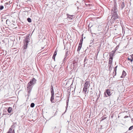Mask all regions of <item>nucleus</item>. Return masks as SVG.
<instances>
[{
  "label": "nucleus",
  "mask_w": 133,
  "mask_h": 133,
  "mask_svg": "<svg viewBox=\"0 0 133 133\" xmlns=\"http://www.w3.org/2000/svg\"><path fill=\"white\" fill-rule=\"evenodd\" d=\"M114 4V6L112 8L111 13V17L110 21L111 24L115 22L117 23H119L121 21L120 18L117 14L118 10L117 7L116 3L115 1Z\"/></svg>",
  "instance_id": "1"
},
{
  "label": "nucleus",
  "mask_w": 133,
  "mask_h": 133,
  "mask_svg": "<svg viewBox=\"0 0 133 133\" xmlns=\"http://www.w3.org/2000/svg\"><path fill=\"white\" fill-rule=\"evenodd\" d=\"M36 79L34 78H32L28 83L26 89L28 93V97H29L30 95V93L34 85L36 83Z\"/></svg>",
  "instance_id": "2"
},
{
  "label": "nucleus",
  "mask_w": 133,
  "mask_h": 133,
  "mask_svg": "<svg viewBox=\"0 0 133 133\" xmlns=\"http://www.w3.org/2000/svg\"><path fill=\"white\" fill-rule=\"evenodd\" d=\"M30 40V39L29 37L27 36L25 38V39L24 40V45L23 47H24L25 48H27L28 43L29 42Z\"/></svg>",
  "instance_id": "3"
},
{
  "label": "nucleus",
  "mask_w": 133,
  "mask_h": 133,
  "mask_svg": "<svg viewBox=\"0 0 133 133\" xmlns=\"http://www.w3.org/2000/svg\"><path fill=\"white\" fill-rule=\"evenodd\" d=\"M111 94V93L110 91V90L109 89L106 90L104 93V95L105 97L109 96H110Z\"/></svg>",
  "instance_id": "4"
},
{
  "label": "nucleus",
  "mask_w": 133,
  "mask_h": 133,
  "mask_svg": "<svg viewBox=\"0 0 133 133\" xmlns=\"http://www.w3.org/2000/svg\"><path fill=\"white\" fill-rule=\"evenodd\" d=\"M115 53V51H112L111 52L109 53L110 58H113V57L114 56Z\"/></svg>",
  "instance_id": "5"
},
{
  "label": "nucleus",
  "mask_w": 133,
  "mask_h": 133,
  "mask_svg": "<svg viewBox=\"0 0 133 133\" xmlns=\"http://www.w3.org/2000/svg\"><path fill=\"white\" fill-rule=\"evenodd\" d=\"M120 9L121 10H122L125 7V4L124 2H123L120 4Z\"/></svg>",
  "instance_id": "6"
},
{
  "label": "nucleus",
  "mask_w": 133,
  "mask_h": 133,
  "mask_svg": "<svg viewBox=\"0 0 133 133\" xmlns=\"http://www.w3.org/2000/svg\"><path fill=\"white\" fill-rule=\"evenodd\" d=\"M67 18H69V19L72 20L73 19L74 16L73 15H70L68 14H67Z\"/></svg>",
  "instance_id": "7"
},
{
  "label": "nucleus",
  "mask_w": 133,
  "mask_h": 133,
  "mask_svg": "<svg viewBox=\"0 0 133 133\" xmlns=\"http://www.w3.org/2000/svg\"><path fill=\"white\" fill-rule=\"evenodd\" d=\"M4 6L6 8H8L11 6L10 4L8 2L5 3Z\"/></svg>",
  "instance_id": "8"
},
{
  "label": "nucleus",
  "mask_w": 133,
  "mask_h": 133,
  "mask_svg": "<svg viewBox=\"0 0 133 133\" xmlns=\"http://www.w3.org/2000/svg\"><path fill=\"white\" fill-rule=\"evenodd\" d=\"M51 95H54V91L53 88V86H51Z\"/></svg>",
  "instance_id": "9"
},
{
  "label": "nucleus",
  "mask_w": 133,
  "mask_h": 133,
  "mask_svg": "<svg viewBox=\"0 0 133 133\" xmlns=\"http://www.w3.org/2000/svg\"><path fill=\"white\" fill-rule=\"evenodd\" d=\"M88 82L86 81L84 83V88H88V85L89 84Z\"/></svg>",
  "instance_id": "10"
},
{
  "label": "nucleus",
  "mask_w": 133,
  "mask_h": 133,
  "mask_svg": "<svg viewBox=\"0 0 133 133\" xmlns=\"http://www.w3.org/2000/svg\"><path fill=\"white\" fill-rule=\"evenodd\" d=\"M113 58H110L109 59V64L111 65L112 64Z\"/></svg>",
  "instance_id": "11"
},
{
  "label": "nucleus",
  "mask_w": 133,
  "mask_h": 133,
  "mask_svg": "<svg viewBox=\"0 0 133 133\" xmlns=\"http://www.w3.org/2000/svg\"><path fill=\"white\" fill-rule=\"evenodd\" d=\"M126 75V73L123 70L122 76L121 77V78H123L125 77Z\"/></svg>",
  "instance_id": "12"
},
{
  "label": "nucleus",
  "mask_w": 133,
  "mask_h": 133,
  "mask_svg": "<svg viewBox=\"0 0 133 133\" xmlns=\"http://www.w3.org/2000/svg\"><path fill=\"white\" fill-rule=\"evenodd\" d=\"M82 44H79V45H78V48L77 49V51H80V49L81 48L82 46Z\"/></svg>",
  "instance_id": "13"
},
{
  "label": "nucleus",
  "mask_w": 133,
  "mask_h": 133,
  "mask_svg": "<svg viewBox=\"0 0 133 133\" xmlns=\"http://www.w3.org/2000/svg\"><path fill=\"white\" fill-rule=\"evenodd\" d=\"M117 65L116 66L114 69V72H115V75L114 76H114H115L116 75V70H117Z\"/></svg>",
  "instance_id": "14"
},
{
  "label": "nucleus",
  "mask_w": 133,
  "mask_h": 133,
  "mask_svg": "<svg viewBox=\"0 0 133 133\" xmlns=\"http://www.w3.org/2000/svg\"><path fill=\"white\" fill-rule=\"evenodd\" d=\"M87 88H83V92L84 93V94H86V92L87 91Z\"/></svg>",
  "instance_id": "15"
},
{
  "label": "nucleus",
  "mask_w": 133,
  "mask_h": 133,
  "mask_svg": "<svg viewBox=\"0 0 133 133\" xmlns=\"http://www.w3.org/2000/svg\"><path fill=\"white\" fill-rule=\"evenodd\" d=\"M106 116V115H104V116H103L101 118V121H102L103 120H104L105 119L107 118V117Z\"/></svg>",
  "instance_id": "16"
},
{
  "label": "nucleus",
  "mask_w": 133,
  "mask_h": 133,
  "mask_svg": "<svg viewBox=\"0 0 133 133\" xmlns=\"http://www.w3.org/2000/svg\"><path fill=\"white\" fill-rule=\"evenodd\" d=\"M54 95H51V97L50 98V101L52 103H53V101L54 99Z\"/></svg>",
  "instance_id": "17"
},
{
  "label": "nucleus",
  "mask_w": 133,
  "mask_h": 133,
  "mask_svg": "<svg viewBox=\"0 0 133 133\" xmlns=\"http://www.w3.org/2000/svg\"><path fill=\"white\" fill-rule=\"evenodd\" d=\"M69 52L68 51H67L66 52L65 55V58H64V59H65V58L67 56L69 55Z\"/></svg>",
  "instance_id": "18"
},
{
  "label": "nucleus",
  "mask_w": 133,
  "mask_h": 133,
  "mask_svg": "<svg viewBox=\"0 0 133 133\" xmlns=\"http://www.w3.org/2000/svg\"><path fill=\"white\" fill-rule=\"evenodd\" d=\"M12 110V108L11 107H9L8 108V111L9 113H10L11 112Z\"/></svg>",
  "instance_id": "19"
},
{
  "label": "nucleus",
  "mask_w": 133,
  "mask_h": 133,
  "mask_svg": "<svg viewBox=\"0 0 133 133\" xmlns=\"http://www.w3.org/2000/svg\"><path fill=\"white\" fill-rule=\"evenodd\" d=\"M55 99H56L57 101H59L61 99L60 97H59L56 96L55 97Z\"/></svg>",
  "instance_id": "20"
},
{
  "label": "nucleus",
  "mask_w": 133,
  "mask_h": 133,
  "mask_svg": "<svg viewBox=\"0 0 133 133\" xmlns=\"http://www.w3.org/2000/svg\"><path fill=\"white\" fill-rule=\"evenodd\" d=\"M23 47V49L22 51L23 53H25L26 51V49H27V48H25L24 47Z\"/></svg>",
  "instance_id": "21"
},
{
  "label": "nucleus",
  "mask_w": 133,
  "mask_h": 133,
  "mask_svg": "<svg viewBox=\"0 0 133 133\" xmlns=\"http://www.w3.org/2000/svg\"><path fill=\"white\" fill-rule=\"evenodd\" d=\"M73 64H74V65L75 66L77 65V63L75 61H74L73 62Z\"/></svg>",
  "instance_id": "22"
},
{
  "label": "nucleus",
  "mask_w": 133,
  "mask_h": 133,
  "mask_svg": "<svg viewBox=\"0 0 133 133\" xmlns=\"http://www.w3.org/2000/svg\"><path fill=\"white\" fill-rule=\"evenodd\" d=\"M27 21H28V22L29 23H30L31 22V19L29 18H28L27 19Z\"/></svg>",
  "instance_id": "23"
},
{
  "label": "nucleus",
  "mask_w": 133,
  "mask_h": 133,
  "mask_svg": "<svg viewBox=\"0 0 133 133\" xmlns=\"http://www.w3.org/2000/svg\"><path fill=\"white\" fill-rule=\"evenodd\" d=\"M83 40V38L81 39L80 41V42L79 43V44H82V42Z\"/></svg>",
  "instance_id": "24"
},
{
  "label": "nucleus",
  "mask_w": 133,
  "mask_h": 133,
  "mask_svg": "<svg viewBox=\"0 0 133 133\" xmlns=\"http://www.w3.org/2000/svg\"><path fill=\"white\" fill-rule=\"evenodd\" d=\"M35 106V104L34 103H32L30 105V107L31 108L34 107Z\"/></svg>",
  "instance_id": "25"
},
{
  "label": "nucleus",
  "mask_w": 133,
  "mask_h": 133,
  "mask_svg": "<svg viewBox=\"0 0 133 133\" xmlns=\"http://www.w3.org/2000/svg\"><path fill=\"white\" fill-rule=\"evenodd\" d=\"M128 60L130 61L131 62H132L133 61L132 60V59L131 58V57H130V56H129V57L128 58Z\"/></svg>",
  "instance_id": "26"
},
{
  "label": "nucleus",
  "mask_w": 133,
  "mask_h": 133,
  "mask_svg": "<svg viewBox=\"0 0 133 133\" xmlns=\"http://www.w3.org/2000/svg\"><path fill=\"white\" fill-rule=\"evenodd\" d=\"M87 61V59L86 57H85L84 59V64L87 63V62L86 61Z\"/></svg>",
  "instance_id": "27"
},
{
  "label": "nucleus",
  "mask_w": 133,
  "mask_h": 133,
  "mask_svg": "<svg viewBox=\"0 0 133 133\" xmlns=\"http://www.w3.org/2000/svg\"><path fill=\"white\" fill-rule=\"evenodd\" d=\"M91 41H92V42H91L90 43V44L89 47H90L91 46H92V45L94 44V43H92V42H93V41H94V39H93V40H92Z\"/></svg>",
  "instance_id": "28"
},
{
  "label": "nucleus",
  "mask_w": 133,
  "mask_h": 133,
  "mask_svg": "<svg viewBox=\"0 0 133 133\" xmlns=\"http://www.w3.org/2000/svg\"><path fill=\"white\" fill-rule=\"evenodd\" d=\"M133 129V125L130 127L129 129V130H131Z\"/></svg>",
  "instance_id": "29"
},
{
  "label": "nucleus",
  "mask_w": 133,
  "mask_h": 133,
  "mask_svg": "<svg viewBox=\"0 0 133 133\" xmlns=\"http://www.w3.org/2000/svg\"><path fill=\"white\" fill-rule=\"evenodd\" d=\"M4 8V6L3 5H1L0 6V10H2Z\"/></svg>",
  "instance_id": "30"
},
{
  "label": "nucleus",
  "mask_w": 133,
  "mask_h": 133,
  "mask_svg": "<svg viewBox=\"0 0 133 133\" xmlns=\"http://www.w3.org/2000/svg\"><path fill=\"white\" fill-rule=\"evenodd\" d=\"M108 66H109V70H111V65H109V64Z\"/></svg>",
  "instance_id": "31"
},
{
  "label": "nucleus",
  "mask_w": 133,
  "mask_h": 133,
  "mask_svg": "<svg viewBox=\"0 0 133 133\" xmlns=\"http://www.w3.org/2000/svg\"><path fill=\"white\" fill-rule=\"evenodd\" d=\"M56 55H57V52H56V51H55L54 53V54H53V56H56Z\"/></svg>",
  "instance_id": "32"
},
{
  "label": "nucleus",
  "mask_w": 133,
  "mask_h": 133,
  "mask_svg": "<svg viewBox=\"0 0 133 133\" xmlns=\"http://www.w3.org/2000/svg\"><path fill=\"white\" fill-rule=\"evenodd\" d=\"M130 57H131V58L132 59V60L133 61V54H132L130 56Z\"/></svg>",
  "instance_id": "33"
},
{
  "label": "nucleus",
  "mask_w": 133,
  "mask_h": 133,
  "mask_svg": "<svg viewBox=\"0 0 133 133\" xmlns=\"http://www.w3.org/2000/svg\"><path fill=\"white\" fill-rule=\"evenodd\" d=\"M6 23L7 24V23H8L9 22V19H7L6 21Z\"/></svg>",
  "instance_id": "34"
},
{
  "label": "nucleus",
  "mask_w": 133,
  "mask_h": 133,
  "mask_svg": "<svg viewBox=\"0 0 133 133\" xmlns=\"http://www.w3.org/2000/svg\"><path fill=\"white\" fill-rule=\"evenodd\" d=\"M13 130H12V129L11 128H10L9 129V131H10L11 132H13Z\"/></svg>",
  "instance_id": "35"
},
{
  "label": "nucleus",
  "mask_w": 133,
  "mask_h": 133,
  "mask_svg": "<svg viewBox=\"0 0 133 133\" xmlns=\"http://www.w3.org/2000/svg\"><path fill=\"white\" fill-rule=\"evenodd\" d=\"M55 56H54L53 55V57H52V58L54 59L55 61Z\"/></svg>",
  "instance_id": "36"
},
{
  "label": "nucleus",
  "mask_w": 133,
  "mask_h": 133,
  "mask_svg": "<svg viewBox=\"0 0 133 133\" xmlns=\"http://www.w3.org/2000/svg\"><path fill=\"white\" fill-rule=\"evenodd\" d=\"M128 116H125L124 117V118H128Z\"/></svg>",
  "instance_id": "37"
},
{
  "label": "nucleus",
  "mask_w": 133,
  "mask_h": 133,
  "mask_svg": "<svg viewBox=\"0 0 133 133\" xmlns=\"http://www.w3.org/2000/svg\"><path fill=\"white\" fill-rule=\"evenodd\" d=\"M114 72H114H113V76H114L115 75V72Z\"/></svg>",
  "instance_id": "38"
},
{
  "label": "nucleus",
  "mask_w": 133,
  "mask_h": 133,
  "mask_svg": "<svg viewBox=\"0 0 133 133\" xmlns=\"http://www.w3.org/2000/svg\"><path fill=\"white\" fill-rule=\"evenodd\" d=\"M7 133H12V132H11L10 131H9L8 132H7Z\"/></svg>",
  "instance_id": "39"
},
{
  "label": "nucleus",
  "mask_w": 133,
  "mask_h": 133,
  "mask_svg": "<svg viewBox=\"0 0 133 133\" xmlns=\"http://www.w3.org/2000/svg\"><path fill=\"white\" fill-rule=\"evenodd\" d=\"M57 66V65H55V67L54 68V69H55L56 67V66Z\"/></svg>",
  "instance_id": "40"
},
{
  "label": "nucleus",
  "mask_w": 133,
  "mask_h": 133,
  "mask_svg": "<svg viewBox=\"0 0 133 133\" xmlns=\"http://www.w3.org/2000/svg\"><path fill=\"white\" fill-rule=\"evenodd\" d=\"M99 96H100V95L97 96V97H98L97 99H98V98L99 97Z\"/></svg>",
  "instance_id": "41"
},
{
  "label": "nucleus",
  "mask_w": 133,
  "mask_h": 133,
  "mask_svg": "<svg viewBox=\"0 0 133 133\" xmlns=\"http://www.w3.org/2000/svg\"><path fill=\"white\" fill-rule=\"evenodd\" d=\"M117 47H116L115 48V50H114V51H116V48H117Z\"/></svg>",
  "instance_id": "42"
},
{
  "label": "nucleus",
  "mask_w": 133,
  "mask_h": 133,
  "mask_svg": "<svg viewBox=\"0 0 133 133\" xmlns=\"http://www.w3.org/2000/svg\"><path fill=\"white\" fill-rule=\"evenodd\" d=\"M131 120L132 122H133V118H131Z\"/></svg>",
  "instance_id": "43"
},
{
  "label": "nucleus",
  "mask_w": 133,
  "mask_h": 133,
  "mask_svg": "<svg viewBox=\"0 0 133 133\" xmlns=\"http://www.w3.org/2000/svg\"><path fill=\"white\" fill-rule=\"evenodd\" d=\"M13 132H12V133H15V132H14V130H13Z\"/></svg>",
  "instance_id": "44"
},
{
  "label": "nucleus",
  "mask_w": 133,
  "mask_h": 133,
  "mask_svg": "<svg viewBox=\"0 0 133 133\" xmlns=\"http://www.w3.org/2000/svg\"><path fill=\"white\" fill-rule=\"evenodd\" d=\"M97 55L96 56V55H95V57H96V58H97Z\"/></svg>",
  "instance_id": "45"
},
{
  "label": "nucleus",
  "mask_w": 133,
  "mask_h": 133,
  "mask_svg": "<svg viewBox=\"0 0 133 133\" xmlns=\"http://www.w3.org/2000/svg\"><path fill=\"white\" fill-rule=\"evenodd\" d=\"M68 105V102H67V106Z\"/></svg>",
  "instance_id": "46"
},
{
  "label": "nucleus",
  "mask_w": 133,
  "mask_h": 133,
  "mask_svg": "<svg viewBox=\"0 0 133 133\" xmlns=\"http://www.w3.org/2000/svg\"><path fill=\"white\" fill-rule=\"evenodd\" d=\"M6 115H9V114H6Z\"/></svg>",
  "instance_id": "47"
},
{
  "label": "nucleus",
  "mask_w": 133,
  "mask_h": 133,
  "mask_svg": "<svg viewBox=\"0 0 133 133\" xmlns=\"http://www.w3.org/2000/svg\"><path fill=\"white\" fill-rule=\"evenodd\" d=\"M11 114H11H11H10V115H11Z\"/></svg>",
  "instance_id": "48"
}]
</instances>
